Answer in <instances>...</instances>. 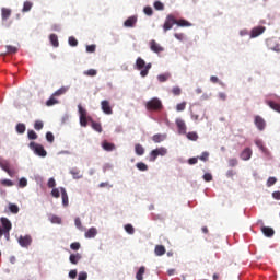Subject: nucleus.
<instances>
[{"instance_id": "1", "label": "nucleus", "mask_w": 280, "mask_h": 280, "mask_svg": "<svg viewBox=\"0 0 280 280\" xmlns=\"http://www.w3.org/2000/svg\"><path fill=\"white\" fill-rule=\"evenodd\" d=\"M145 108L152 113H161L163 110V102L159 97H153L145 103Z\"/></svg>"}, {"instance_id": "2", "label": "nucleus", "mask_w": 280, "mask_h": 280, "mask_svg": "<svg viewBox=\"0 0 280 280\" xmlns=\"http://www.w3.org/2000/svg\"><path fill=\"white\" fill-rule=\"evenodd\" d=\"M79 108V115H80V125L83 128H86V126H89V121H93V119L88 116L86 109H84V107H82L81 104L78 105Z\"/></svg>"}, {"instance_id": "3", "label": "nucleus", "mask_w": 280, "mask_h": 280, "mask_svg": "<svg viewBox=\"0 0 280 280\" xmlns=\"http://www.w3.org/2000/svg\"><path fill=\"white\" fill-rule=\"evenodd\" d=\"M28 148L30 150H33L34 154H36L37 156H47V151L45 150V147H43L42 144H38L36 142H30Z\"/></svg>"}, {"instance_id": "4", "label": "nucleus", "mask_w": 280, "mask_h": 280, "mask_svg": "<svg viewBox=\"0 0 280 280\" xmlns=\"http://www.w3.org/2000/svg\"><path fill=\"white\" fill-rule=\"evenodd\" d=\"M205 117V108L202 106L197 105L191 109V119L194 121H200Z\"/></svg>"}, {"instance_id": "5", "label": "nucleus", "mask_w": 280, "mask_h": 280, "mask_svg": "<svg viewBox=\"0 0 280 280\" xmlns=\"http://www.w3.org/2000/svg\"><path fill=\"white\" fill-rule=\"evenodd\" d=\"M165 154H167L165 147L154 149L150 152L149 161L154 162L156 159H159V156H165Z\"/></svg>"}, {"instance_id": "6", "label": "nucleus", "mask_w": 280, "mask_h": 280, "mask_svg": "<svg viewBox=\"0 0 280 280\" xmlns=\"http://www.w3.org/2000/svg\"><path fill=\"white\" fill-rule=\"evenodd\" d=\"M20 246L22 248H30V246H32V236L30 234H26V235H21L18 240Z\"/></svg>"}, {"instance_id": "7", "label": "nucleus", "mask_w": 280, "mask_h": 280, "mask_svg": "<svg viewBox=\"0 0 280 280\" xmlns=\"http://www.w3.org/2000/svg\"><path fill=\"white\" fill-rule=\"evenodd\" d=\"M174 25H176V18H174V15L170 14L165 19V22L163 25V31L170 32V30H172V27H174Z\"/></svg>"}, {"instance_id": "8", "label": "nucleus", "mask_w": 280, "mask_h": 280, "mask_svg": "<svg viewBox=\"0 0 280 280\" xmlns=\"http://www.w3.org/2000/svg\"><path fill=\"white\" fill-rule=\"evenodd\" d=\"M175 124L177 126L179 135H187V125L185 124V120H183L182 118H177L175 120Z\"/></svg>"}, {"instance_id": "9", "label": "nucleus", "mask_w": 280, "mask_h": 280, "mask_svg": "<svg viewBox=\"0 0 280 280\" xmlns=\"http://www.w3.org/2000/svg\"><path fill=\"white\" fill-rule=\"evenodd\" d=\"M101 108L105 115H113V107L110 106V102L106 100L102 101Z\"/></svg>"}, {"instance_id": "10", "label": "nucleus", "mask_w": 280, "mask_h": 280, "mask_svg": "<svg viewBox=\"0 0 280 280\" xmlns=\"http://www.w3.org/2000/svg\"><path fill=\"white\" fill-rule=\"evenodd\" d=\"M266 32V26H256L250 31V38H257V36H261Z\"/></svg>"}, {"instance_id": "11", "label": "nucleus", "mask_w": 280, "mask_h": 280, "mask_svg": "<svg viewBox=\"0 0 280 280\" xmlns=\"http://www.w3.org/2000/svg\"><path fill=\"white\" fill-rule=\"evenodd\" d=\"M252 156H253V149L250 148H245L240 154V159H242V161H250Z\"/></svg>"}, {"instance_id": "12", "label": "nucleus", "mask_w": 280, "mask_h": 280, "mask_svg": "<svg viewBox=\"0 0 280 280\" xmlns=\"http://www.w3.org/2000/svg\"><path fill=\"white\" fill-rule=\"evenodd\" d=\"M0 221L3 226L2 231L4 233H10V231H12V222H10L8 218H3V217L0 219Z\"/></svg>"}, {"instance_id": "13", "label": "nucleus", "mask_w": 280, "mask_h": 280, "mask_svg": "<svg viewBox=\"0 0 280 280\" xmlns=\"http://www.w3.org/2000/svg\"><path fill=\"white\" fill-rule=\"evenodd\" d=\"M150 49L155 54H161V51H163V47L159 43H156V40L154 39L150 42Z\"/></svg>"}, {"instance_id": "14", "label": "nucleus", "mask_w": 280, "mask_h": 280, "mask_svg": "<svg viewBox=\"0 0 280 280\" xmlns=\"http://www.w3.org/2000/svg\"><path fill=\"white\" fill-rule=\"evenodd\" d=\"M137 25V15L128 18L124 22V27H135Z\"/></svg>"}, {"instance_id": "15", "label": "nucleus", "mask_w": 280, "mask_h": 280, "mask_svg": "<svg viewBox=\"0 0 280 280\" xmlns=\"http://www.w3.org/2000/svg\"><path fill=\"white\" fill-rule=\"evenodd\" d=\"M255 126L258 128V130H264V128H266V120H264L261 116H256Z\"/></svg>"}, {"instance_id": "16", "label": "nucleus", "mask_w": 280, "mask_h": 280, "mask_svg": "<svg viewBox=\"0 0 280 280\" xmlns=\"http://www.w3.org/2000/svg\"><path fill=\"white\" fill-rule=\"evenodd\" d=\"M267 47H268V49H271V51H277V52L280 51L279 44H277V42H275V39H268Z\"/></svg>"}, {"instance_id": "17", "label": "nucleus", "mask_w": 280, "mask_h": 280, "mask_svg": "<svg viewBox=\"0 0 280 280\" xmlns=\"http://www.w3.org/2000/svg\"><path fill=\"white\" fill-rule=\"evenodd\" d=\"M60 191L63 207H69V195H67V189H65V187H61Z\"/></svg>"}, {"instance_id": "18", "label": "nucleus", "mask_w": 280, "mask_h": 280, "mask_svg": "<svg viewBox=\"0 0 280 280\" xmlns=\"http://www.w3.org/2000/svg\"><path fill=\"white\" fill-rule=\"evenodd\" d=\"M154 253H155L156 257H163V255H165V253H167V249H165V246H163V245H156L154 248Z\"/></svg>"}, {"instance_id": "19", "label": "nucleus", "mask_w": 280, "mask_h": 280, "mask_svg": "<svg viewBox=\"0 0 280 280\" xmlns=\"http://www.w3.org/2000/svg\"><path fill=\"white\" fill-rule=\"evenodd\" d=\"M1 16H2V21H8V19H10V16H12V10L8 9V8H2Z\"/></svg>"}, {"instance_id": "20", "label": "nucleus", "mask_w": 280, "mask_h": 280, "mask_svg": "<svg viewBox=\"0 0 280 280\" xmlns=\"http://www.w3.org/2000/svg\"><path fill=\"white\" fill-rule=\"evenodd\" d=\"M102 148L106 152H113V150H115L116 147H115V143H110L108 141H103L102 142Z\"/></svg>"}, {"instance_id": "21", "label": "nucleus", "mask_w": 280, "mask_h": 280, "mask_svg": "<svg viewBox=\"0 0 280 280\" xmlns=\"http://www.w3.org/2000/svg\"><path fill=\"white\" fill-rule=\"evenodd\" d=\"M261 232L266 237H272L275 235V230L270 226H262Z\"/></svg>"}, {"instance_id": "22", "label": "nucleus", "mask_w": 280, "mask_h": 280, "mask_svg": "<svg viewBox=\"0 0 280 280\" xmlns=\"http://www.w3.org/2000/svg\"><path fill=\"white\" fill-rule=\"evenodd\" d=\"M68 91H69V86H61L52 95H54V97H60V96L65 95Z\"/></svg>"}, {"instance_id": "23", "label": "nucleus", "mask_w": 280, "mask_h": 280, "mask_svg": "<svg viewBox=\"0 0 280 280\" xmlns=\"http://www.w3.org/2000/svg\"><path fill=\"white\" fill-rule=\"evenodd\" d=\"M136 67L138 71H143V69L145 68V60H143V58L141 57H138L136 60Z\"/></svg>"}, {"instance_id": "24", "label": "nucleus", "mask_w": 280, "mask_h": 280, "mask_svg": "<svg viewBox=\"0 0 280 280\" xmlns=\"http://www.w3.org/2000/svg\"><path fill=\"white\" fill-rule=\"evenodd\" d=\"M69 259H70V262H72L75 266V265H78V261H80V259H82V255L80 253L71 254Z\"/></svg>"}, {"instance_id": "25", "label": "nucleus", "mask_w": 280, "mask_h": 280, "mask_svg": "<svg viewBox=\"0 0 280 280\" xmlns=\"http://www.w3.org/2000/svg\"><path fill=\"white\" fill-rule=\"evenodd\" d=\"M166 138H167L166 135L156 133V135H154V136L152 137V141H153L154 143H162V141H163L164 139H166Z\"/></svg>"}, {"instance_id": "26", "label": "nucleus", "mask_w": 280, "mask_h": 280, "mask_svg": "<svg viewBox=\"0 0 280 280\" xmlns=\"http://www.w3.org/2000/svg\"><path fill=\"white\" fill-rule=\"evenodd\" d=\"M266 104L270 106L272 110H276V113H280V103L267 101Z\"/></svg>"}, {"instance_id": "27", "label": "nucleus", "mask_w": 280, "mask_h": 280, "mask_svg": "<svg viewBox=\"0 0 280 280\" xmlns=\"http://www.w3.org/2000/svg\"><path fill=\"white\" fill-rule=\"evenodd\" d=\"M97 235V229L95 228H90L89 231L85 232V237L88 240H91Z\"/></svg>"}, {"instance_id": "28", "label": "nucleus", "mask_w": 280, "mask_h": 280, "mask_svg": "<svg viewBox=\"0 0 280 280\" xmlns=\"http://www.w3.org/2000/svg\"><path fill=\"white\" fill-rule=\"evenodd\" d=\"M135 152L138 156H143V154H145V148H143V145L137 143L135 145Z\"/></svg>"}, {"instance_id": "29", "label": "nucleus", "mask_w": 280, "mask_h": 280, "mask_svg": "<svg viewBox=\"0 0 280 280\" xmlns=\"http://www.w3.org/2000/svg\"><path fill=\"white\" fill-rule=\"evenodd\" d=\"M56 104H60V101L52 94L49 100L46 101V106H56Z\"/></svg>"}, {"instance_id": "30", "label": "nucleus", "mask_w": 280, "mask_h": 280, "mask_svg": "<svg viewBox=\"0 0 280 280\" xmlns=\"http://www.w3.org/2000/svg\"><path fill=\"white\" fill-rule=\"evenodd\" d=\"M175 25H178V27H191V23H189L187 20H176Z\"/></svg>"}, {"instance_id": "31", "label": "nucleus", "mask_w": 280, "mask_h": 280, "mask_svg": "<svg viewBox=\"0 0 280 280\" xmlns=\"http://www.w3.org/2000/svg\"><path fill=\"white\" fill-rule=\"evenodd\" d=\"M49 40H50L52 47H59L60 46V43L58 42V35L50 34Z\"/></svg>"}, {"instance_id": "32", "label": "nucleus", "mask_w": 280, "mask_h": 280, "mask_svg": "<svg viewBox=\"0 0 280 280\" xmlns=\"http://www.w3.org/2000/svg\"><path fill=\"white\" fill-rule=\"evenodd\" d=\"M152 69V63L144 65V69L140 71V75L142 78H145L148 73H150V70Z\"/></svg>"}, {"instance_id": "33", "label": "nucleus", "mask_w": 280, "mask_h": 280, "mask_svg": "<svg viewBox=\"0 0 280 280\" xmlns=\"http://www.w3.org/2000/svg\"><path fill=\"white\" fill-rule=\"evenodd\" d=\"M70 174L72 175V177L75 180H79V178H82V174L80 173V170H78V168L70 170Z\"/></svg>"}, {"instance_id": "34", "label": "nucleus", "mask_w": 280, "mask_h": 280, "mask_svg": "<svg viewBox=\"0 0 280 280\" xmlns=\"http://www.w3.org/2000/svg\"><path fill=\"white\" fill-rule=\"evenodd\" d=\"M49 220L52 224H62V219L58 215L52 214L49 217Z\"/></svg>"}, {"instance_id": "35", "label": "nucleus", "mask_w": 280, "mask_h": 280, "mask_svg": "<svg viewBox=\"0 0 280 280\" xmlns=\"http://www.w3.org/2000/svg\"><path fill=\"white\" fill-rule=\"evenodd\" d=\"M143 275H145V267H140L138 272L136 273V279L143 280Z\"/></svg>"}, {"instance_id": "36", "label": "nucleus", "mask_w": 280, "mask_h": 280, "mask_svg": "<svg viewBox=\"0 0 280 280\" xmlns=\"http://www.w3.org/2000/svg\"><path fill=\"white\" fill-rule=\"evenodd\" d=\"M83 75H88V78H95L97 75V70L89 69L83 72Z\"/></svg>"}, {"instance_id": "37", "label": "nucleus", "mask_w": 280, "mask_h": 280, "mask_svg": "<svg viewBox=\"0 0 280 280\" xmlns=\"http://www.w3.org/2000/svg\"><path fill=\"white\" fill-rule=\"evenodd\" d=\"M25 130H26L25 124L19 122V124L16 125V132H18L19 135H24V133H25Z\"/></svg>"}, {"instance_id": "38", "label": "nucleus", "mask_w": 280, "mask_h": 280, "mask_svg": "<svg viewBox=\"0 0 280 280\" xmlns=\"http://www.w3.org/2000/svg\"><path fill=\"white\" fill-rule=\"evenodd\" d=\"M137 170H139L140 172H148V164L143 163V162H138L136 164Z\"/></svg>"}, {"instance_id": "39", "label": "nucleus", "mask_w": 280, "mask_h": 280, "mask_svg": "<svg viewBox=\"0 0 280 280\" xmlns=\"http://www.w3.org/2000/svg\"><path fill=\"white\" fill-rule=\"evenodd\" d=\"M33 7H34V3L30 1H25L23 4L22 12H30V10H32Z\"/></svg>"}, {"instance_id": "40", "label": "nucleus", "mask_w": 280, "mask_h": 280, "mask_svg": "<svg viewBox=\"0 0 280 280\" xmlns=\"http://www.w3.org/2000/svg\"><path fill=\"white\" fill-rule=\"evenodd\" d=\"M27 137H28V139H30L31 141H34V140L38 139V135L36 133V131H34V130H32V129H30V130L27 131Z\"/></svg>"}, {"instance_id": "41", "label": "nucleus", "mask_w": 280, "mask_h": 280, "mask_svg": "<svg viewBox=\"0 0 280 280\" xmlns=\"http://www.w3.org/2000/svg\"><path fill=\"white\" fill-rule=\"evenodd\" d=\"M187 108V102H182L176 105L177 113H183Z\"/></svg>"}, {"instance_id": "42", "label": "nucleus", "mask_w": 280, "mask_h": 280, "mask_svg": "<svg viewBox=\"0 0 280 280\" xmlns=\"http://www.w3.org/2000/svg\"><path fill=\"white\" fill-rule=\"evenodd\" d=\"M187 139H189V141H198V133L195 131L188 132Z\"/></svg>"}, {"instance_id": "43", "label": "nucleus", "mask_w": 280, "mask_h": 280, "mask_svg": "<svg viewBox=\"0 0 280 280\" xmlns=\"http://www.w3.org/2000/svg\"><path fill=\"white\" fill-rule=\"evenodd\" d=\"M125 231L129 235H135V226H132V224H126L125 225Z\"/></svg>"}, {"instance_id": "44", "label": "nucleus", "mask_w": 280, "mask_h": 280, "mask_svg": "<svg viewBox=\"0 0 280 280\" xmlns=\"http://www.w3.org/2000/svg\"><path fill=\"white\" fill-rule=\"evenodd\" d=\"M9 211L14 214L19 213V206L14 203H9Z\"/></svg>"}, {"instance_id": "45", "label": "nucleus", "mask_w": 280, "mask_h": 280, "mask_svg": "<svg viewBox=\"0 0 280 280\" xmlns=\"http://www.w3.org/2000/svg\"><path fill=\"white\" fill-rule=\"evenodd\" d=\"M92 128L96 132H102V124H100V122H95V121L92 120Z\"/></svg>"}, {"instance_id": "46", "label": "nucleus", "mask_w": 280, "mask_h": 280, "mask_svg": "<svg viewBox=\"0 0 280 280\" xmlns=\"http://www.w3.org/2000/svg\"><path fill=\"white\" fill-rule=\"evenodd\" d=\"M0 167L1 170H3V172H7V174H10V164L8 162L0 163Z\"/></svg>"}, {"instance_id": "47", "label": "nucleus", "mask_w": 280, "mask_h": 280, "mask_svg": "<svg viewBox=\"0 0 280 280\" xmlns=\"http://www.w3.org/2000/svg\"><path fill=\"white\" fill-rule=\"evenodd\" d=\"M1 185L3 187H13L14 186V182H12L11 179H2L1 180Z\"/></svg>"}, {"instance_id": "48", "label": "nucleus", "mask_w": 280, "mask_h": 280, "mask_svg": "<svg viewBox=\"0 0 280 280\" xmlns=\"http://www.w3.org/2000/svg\"><path fill=\"white\" fill-rule=\"evenodd\" d=\"M199 159V161H203L206 163V161H209V152L205 151L201 153L200 156H197Z\"/></svg>"}, {"instance_id": "49", "label": "nucleus", "mask_w": 280, "mask_h": 280, "mask_svg": "<svg viewBox=\"0 0 280 280\" xmlns=\"http://www.w3.org/2000/svg\"><path fill=\"white\" fill-rule=\"evenodd\" d=\"M68 43L70 47H78V39L73 36L69 37Z\"/></svg>"}, {"instance_id": "50", "label": "nucleus", "mask_w": 280, "mask_h": 280, "mask_svg": "<svg viewBox=\"0 0 280 280\" xmlns=\"http://www.w3.org/2000/svg\"><path fill=\"white\" fill-rule=\"evenodd\" d=\"M44 126L43 120H36L34 124L35 130H43Z\"/></svg>"}, {"instance_id": "51", "label": "nucleus", "mask_w": 280, "mask_h": 280, "mask_svg": "<svg viewBox=\"0 0 280 280\" xmlns=\"http://www.w3.org/2000/svg\"><path fill=\"white\" fill-rule=\"evenodd\" d=\"M159 82H167L170 80V74H160L158 75Z\"/></svg>"}, {"instance_id": "52", "label": "nucleus", "mask_w": 280, "mask_h": 280, "mask_svg": "<svg viewBox=\"0 0 280 280\" xmlns=\"http://www.w3.org/2000/svg\"><path fill=\"white\" fill-rule=\"evenodd\" d=\"M7 51L8 54H16V51H19V48H16V46H7Z\"/></svg>"}, {"instance_id": "53", "label": "nucleus", "mask_w": 280, "mask_h": 280, "mask_svg": "<svg viewBox=\"0 0 280 280\" xmlns=\"http://www.w3.org/2000/svg\"><path fill=\"white\" fill-rule=\"evenodd\" d=\"M96 47H97V46H96L95 44L88 45V46H86V51H88V54H95Z\"/></svg>"}, {"instance_id": "54", "label": "nucleus", "mask_w": 280, "mask_h": 280, "mask_svg": "<svg viewBox=\"0 0 280 280\" xmlns=\"http://www.w3.org/2000/svg\"><path fill=\"white\" fill-rule=\"evenodd\" d=\"M154 8H155V10H165V5L161 1H155Z\"/></svg>"}, {"instance_id": "55", "label": "nucleus", "mask_w": 280, "mask_h": 280, "mask_svg": "<svg viewBox=\"0 0 280 280\" xmlns=\"http://www.w3.org/2000/svg\"><path fill=\"white\" fill-rule=\"evenodd\" d=\"M89 279V273H86V271H81L79 273L78 280H86Z\"/></svg>"}, {"instance_id": "56", "label": "nucleus", "mask_w": 280, "mask_h": 280, "mask_svg": "<svg viewBox=\"0 0 280 280\" xmlns=\"http://www.w3.org/2000/svg\"><path fill=\"white\" fill-rule=\"evenodd\" d=\"M277 183V177H269L267 180V187H272Z\"/></svg>"}, {"instance_id": "57", "label": "nucleus", "mask_w": 280, "mask_h": 280, "mask_svg": "<svg viewBox=\"0 0 280 280\" xmlns=\"http://www.w3.org/2000/svg\"><path fill=\"white\" fill-rule=\"evenodd\" d=\"M80 247H81V245L79 242H74V243L70 244L71 250H80Z\"/></svg>"}, {"instance_id": "58", "label": "nucleus", "mask_w": 280, "mask_h": 280, "mask_svg": "<svg viewBox=\"0 0 280 280\" xmlns=\"http://www.w3.org/2000/svg\"><path fill=\"white\" fill-rule=\"evenodd\" d=\"M172 93H173V95L178 96V95H180V93H183V90H180V88H178V86H174L172 89Z\"/></svg>"}, {"instance_id": "59", "label": "nucleus", "mask_w": 280, "mask_h": 280, "mask_svg": "<svg viewBox=\"0 0 280 280\" xmlns=\"http://www.w3.org/2000/svg\"><path fill=\"white\" fill-rule=\"evenodd\" d=\"M51 197L52 198H60V190L58 188H54L51 190Z\"/></svg>"}, {"instance_id": "60", "label": "nucleus", "mask_w": 280, "mask_h": 280, "mask_svg": "<svg viewBox=\"0 0 280 280\" xmlns=\"http://www.w3.org/2000/svg\"><path fill=\"white\" fill-rule=\"evenodd\" d=\"M143 12H144V14H147V16H152V14H153L152 7H145L143 9Z\"/></svg>"}, {"instance_id": "61", "label": "nucleus", "mask_w": 280, "mask_h": 280, "mask_svg": "<svg viewBox=\"0 0 280 280\" xmlns=\"http://www.w3.org/2000/svg\"><path fill=\"white\" fill-rule=\"evenodd\" d=\"M229 166L230 167H235L237 166V159L233 158L229 160Z\"/></svg>"}, {"instance_id": "62", "label": "nucleus", "mask_w": 280, "mask_h": 280, "mask_svg": "<svg viewBox=\"0 0 280 280\" xmlns=\"http://www.w3.org/2000/svg\"><path fill=\"white\" fill-rule=\"evenodd\" d=\"M48 187L50 189H54V187H56V179H54V177L48 179Z\"/></svg>"}, {"instance_id": "63", "label": "nucleus", "mask_w": 280, "mask_h": 280, "mask_svg": "<svg viewBox=\"0 0 280 280\" xmlns=\"http://www.w3.org/2000/svg\"><path fill=\"white\" fill-rule=\"evenodd\" d=\"M46 139H47V141L49 142V143H54V133H51V132H47L46 133Z\"/></svg>"}, {"instance_id": "64", "label": "nucleus", "mask_w": 280, "mask_h": 280, "mask_svg": "<svg viewBox=\"0 0 280 280\" xmlns=\"http://www.w3.org/2000/svg\"><path fill=\"white\" fill-rule=\"evenodd\" d=\"M235 174H237V172L233 171V170H229L226 172V177L228 178H233L235 176Z\"/></svg>"}]
</instances>
